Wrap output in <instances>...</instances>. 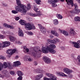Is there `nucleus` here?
Here are the masks:
<instances>
[{
	"label": "nucleus",
	"instance_id": "6e6552de",
	"mask_svg": "<svg viewBox=\"0 0 80 80\" xmlns=\"http://www.w3.org/2000/svg\"><path fill=\"white\" fill-rule=\"evenodd\" d=\"M59 2V0H50L48 1L49 3L50 4H52V7H57V5L56 4V3L58 2Z\"/></svg>",
	"mask_w": 80,
	"mask_h": 80
},
{
	"label": "nucleus",
	"instance_id": "49530a36",
	"mask_svg": "<svg viewBox=\"0 0 80 80\" xmlns=\"http://www.w3.org/2000/svg\"><path fill=\"white\" fill-rule=\"evenodd\" d=\"M5 38V36H4L0 34V38L1 39H3V38Z\"/></svg>",
	"mask_w": 80,
	"mask_h": 80
},
{
	"label": "nucleus",
	"instance_id": "a18cd8bd",
	"mask_svg": "<svg viewBox=\"0 0 80 80\" xmlns=\"http://www.w3.org/2000/svg\"><path fill=\"white\" fill-rule=\"evenodd\" d=\"M0 59L5 60V57H2V56H0Z\"/></svg>",
	"mask_w": 80,
	"mask_h": 80
},
{
	"label": "nucleus",
	"instance_id": "de8ad7c7",
	"mask_svg": "<svg viewBox=\"0 0 80 80\" xmlns=\"http://www.w3.org/2000/svg\"><path fill=\"white\" fill-rule=\"evenodd\" d=\"M19 77L18 78V80H22V76H19Z\"/></svg>",
	"mask_w": 80,
	"mask_h": 80
},
{
	"label": "nucleus",
	"instance_id": "69168bd1",
	"mask_svg": "<svg viewBox=\"0 0 80 80\" xmlns=\"http://www.w3.org/2000/svg\"><path fill=\"white\" fill-rule=\"evenodd\" d=\"M64 0H60V1H61V2H63V1H64Z\"/></svg>",
	"mask_w": 80,
	"mask_h": 80
},
{
	"label": "nucleus",
	"instance_id": "8fccbe9b",
	"mask_svg": "<svg viewBox=\"0 0 80 80\" xmlns=\"http://www.w3.org/2000/svg\"><path fill=\"white\" fill-rule=\"evenodd\" d=\"M38 70L35 69L33 70V72H34V73H38Z\"/></svg>",
	"mask_w": 80,
	"mask_h": 80
},
{
	"label": "nucleus",
	"instance_id": "bb28decb",
	"mask_svg": "<svg viewBox=\"0 0 80 80\" xmlns=\"http://www.w3.org/2000/svg\"><path fill=\"white\" fill-rule=\"evenodd\" d=\"M51 33L52 34H53L54 35H55V36H56V37H58V33H57L54 31H52Z\"/></svg>",
	"mask_w": 80,
	"mask_h": 80
},
{
	"label": "nucleus",
	"instance_id": "4468645a",
	"mask_svg": "<svg viewBox=\"0 0 80 80\" xmlns=\"http://www.w3.org/2000/svg\"><path fill=\"white\" fill-rule=\"evenodd\" d=\"M43 60L46 63H50L51 62V61L47 57H44L43 58Z\"/></svg>",
	"mask_w": 80,
	"mask_h": 80
},
{
	"label": "nucleus",
	"instance_id": "aec40b11",
	"mask_svg": "<svg viewBox=\"0 0 80 80\" xmlns=\"http://www.w3.org/2000/svg\"><path fill=\"white\" fill-rule=\"evenodd\" d=\"M69 34L70 35L73 36V35H74L76 34V32H75L73 29H72L71 30V31L69 32Z\"/></svg>",
	"mask_w": 80,
	"mask_h": 80
},
{
	"label": "nucleus",
	"instance_id": "ea45409f",
	"mask_svg": "<svg viewBox=\"0 0 80 80\" xmlns=\"http://www.w3.org/2000/svg\"><path fill=\"white\" fill-rule=\"evenodd\" d=\"M24 49H25V50L27 53H28L29 52V49H28V48H24Z\"/></svg>",
	"mask_w": 80,
	"mask_h": 80
},
{
	"label": "nucleus",
	"instance_id": "20e7f679",
	"mask_svg": "<svg viewBox=\"0 0 80 80\" xmlns=\"http://www.w3.org/2000/svg\"><path fill=\"white\" fill-rule=\"evenodd\" d=\"M7 67L9 68V69H12L13 67L12 65H11V63H8L7 64L6 62H4L3 63V65L2 63H0V71L2 70V68H7Z\"/></svg>",
	"mask_w": 80,
	"mask_h": 80
},
{
	"label": "nucleus",
	"instance_id": "412c9836",
	"mask_svg": "<svg viewBox=\"0 0 80 80\" xmlns=\"http://www.w3.org/2000/svg\"><path fill=\"white\" fill-rule=\"evenodd\" d=\"M14 66L15 67H18V65H21V63L20 61H17L14 62Z\"/></svg>",
	"mask_w": 80,
	"mask_h": 80
},
{
	"label": "nucleus",
	"instance_id": "9b49d317",
	"mask_svg": "<svg viewBox=\"0 0 80 80\" xmlns=\"http://www.w3.org/2000/svg\"><path fill=\"white\" fill-rule=\"evenodd\" d=\"M63 71L65 73H66L67 74H69L72 72V70L69 69L67 68H64L63 69Z\"/></svg>",
	"mask_w": 80,
	"mask_h": 80
},
{
	"label": "nucleus",
	"instance_id": "a19ab883",
	"mask_svg": "<svg viewBox=\"0 0 80 80\" xmlns=\"http://www.w3.org/2000/svg\"><path fill=\"white\" fill-rule=\"evenodd\" d=\"M28 61H29V62H32V59L30 56H29L28 58Z\"/></svg>",
	"mask_w": 80,
	"mask_h": 80
},
{
	"label": "nucleus",
	"instance_id": "b1692460",
	"mask_svg": "<svg viewBox=\"0 0 80 80\" xmlns=\"http://www.w3.org/2000/svg\"><path fill=\"white\" fill-rule=\"evenodd\" d=\"M17 73L18 76H22V75H23V73L22 72L20 71H18L17 72Z\"/></svg>",
	"mask_w": 80,
	"mask_h": 80
},
{
	"label": "nucleus",
	"instance_id": "13d9d810",
	"mask_svg": "<svg viewBox=\"0 0 80 80\" xmlns=\"http://www.w3.org/2000/svg\"><path fill=\"white\" fill-rule=\"evenodd\" d=\"M38 64V63L37 62H35L34 63V65H37V64Z\"/></svg>",
	"mask_w": 80,
	"mask_h": 80
},
{
	"label": "nucleus",
	"instance_id": "c756f323",
	"mask_svg": "<svg viewBox=\"0 0 80 80\" xmlns=\"http://www.w3.org/2000/svg\"><path fill=\"white\" fill-rule=\"evenodd\" d=\"M74 20L76 22L78 21L80 22V18L78 17H76L74 18Z\"/></svg>",
	"mask_w": 80,
	"mask_h": 80
},
{
	"label": "nucleus",
	"instance_id": "1a4fd4ad",
	"mask_svg": "<svg viewBox=\"0 0 80 80\" xmlns=\"http://www.w3.org/2000/svg\"><path fill=\"white\" fill-rule=\"evenodd\" d=\"M6 53L7 54L12 55L13 53H18V51L15 49H10L7 50Z\"/></svg>",
	"mask_w": 80,
	"mask_h": 80
},
{
	"label": "nucleus",
	"instance_id": "9d476101",
	"mask_svg": "<svg viewBox=\"0 0 80 80\" xmlns=\"http://www.w3.org/2000/svg\"><path fill=\"white\" fill-rule=\"evenodd\" d=\"M46 75L48 77L50 78V80H57V77L54 76L53 74L47 73H46Z\"/></svg>",
	"mask_w": 80,
	"mask_h": 80
},
{
	"label": "nucleus",
	"instance_id": "7c9ffc66",
	"mask_svg": "<svg viewBox=\"0 0 80 80\" xmlns=\"http://www.w3.org/2000/svg\"><path fill=\"white\" fill-rule=\"evenodd\" d=\"M47 42L48 43H49V44H51L52 43H53V41L52 39H48L47 40Z\"/></svg>",
	"mask_w": 80,
	"mask_h": 80
},
{
	"label": "nucleus",
	"instance_id": "c85d7f7f",
	"mask_svg": "<svg viewBox=\"0 0 80 80\" xmlns=\"http://www.w3.org/2000/svg\"><path fill=\"white\" fill-rule=\"evenodd\" d=\"M29 56L25 55L24 57V59L25 61H28V58H29Z\"/></svg>",
	"mask_w": 80,
	"mask_h": 80
},
{
	"label": "nucleus",
	"instance_id": "603ef678",
	"mask_svg": "<svg viewBox=\"0 0 80 80\" xmlns=\"http://www.w3.org/2000/svg\"><path fill=\"white\" fill-rule=\"evenodd\" d=\"M61 48L62 50H65V47H63L62 46L61 47Z\"/></svg>",
	"mask_w": 80,
	"mask_h": 80
},
{
	"label": "nucleus",
	"instance_id": "423d86ee",
	"mask_svg": "<svg viewBox=\"0 0 80 80\" xmlns=\"http://www.w3.org/2000/svg\"><path fill=\"white\" fill-rule=\"evenodd\" d=\"M74 7H75V10L73 11H70V13H75V14H78V13L80 12V10L78 9V6L76 3L74 4Z\"/></svg>",
	"mask_w": 80,
	"mask_h": 80
},
{
	"label": "nucleus",
	"instance_id": "2eb2a0df",
	"mask_svg": "<svg viewBox=\"0 0 80 80\" xmlns=\"http://www.w3.org/2000/svg\"><path fill=\"white\" fill-rule=\"evenodd\" d=\"M66 1L69 6L71 5L72 6H73V0H66Z\"/></svg>",
	"mask_w": 80,
	"mask_h": 80
},
{
	"label": "nucleus",
	"instance_id": "c9c22d12",
	"mask_svg": "<svg viewBox=\"0 0 80 80\" xmlns=\"http://www.w3.org/2000/svg\"><path fill=\"white\" fill-rule=\"evenodd\" d=\"M27 8L28 10H30L31 8V6L29 3L28 4Z\"/></svg>",
	"mask_w": 80,
	"mask_h": 80
},
{
	"label": "nucleus",
	"instance_id": "5fc2aeb1",
	"mask_svg": "<svg viewBox=\"0 0 80 80\" xmlns=\"http://www.w3.org/2000/svg\"><path fill=\"white\" fill-rule=\"evenodd\" d=\"M17 43L18 44H19V45H21V44H22V42H21L20 41H18Z\"/></svg>",
	"mask_w": 80,
	"mask_h": 80
},
{
	"label": "nucleus",
	"instance_id": "09e8293b",
	"mask_svg": "<svg viewBox=\"0 0 80 80\" xmlns=\"http://www.w3.org/2000/svg\"><path fill=\"white\" fill-rule=\"evenodd\" d=\"M79 62L80 63V55H78L77 58Z\"/></svg>",
	"mask_w": 80,
	"mask_h": 80
},
{
	"label": "nucleus",
	"instance_id": "052dcab7",
	"mask_svg": "<svg viewBox=\"0 0 80 80\" xmlns=\"http://www.w3.org/2000/svg\"><path fill=\"white\" fill-rule=\"evenodd\" d=\"M77 42L79 45L80 46V40L78 41Z\"/></svg>",
	"mask_w": 80,
	"mask_h": 80
},
{
	"label": "nucleus",
	"instance_id": "f8f14e48",
	"mask_svg": "<svg viewBox=\"0 0 80 80\" xmlns=\"http://www.w3.org/2000/svg\"><path fill=\"white\" fill-rule=\"evenodd\" d=\"M3 45L2 46V48H4V47H8L10 45V42L9 41H5L2 42Z\"/></svg>",
	"mask_w": 80,
	"mask_h": 80
},
{
	"label": "nucleus",
	"instance_id": "4be33fe9",
	"mask_svg": "<svg viewBox=\"0 0 80 80\" xmlns=\"http://www.w3.org/2000/svg\"><path fill=\"white\" fill-rule=\"evenodd\" d=\"M43 77V75L41 74L40 75H37L35 77V79H40Z\"/></svg>",
	"mask_w": 80,
	"mask_h": 80
},
{
	"label": "nucleus",
	"instance_id": "774afa93",
	"mask_svg": "<svg viewBox=\"0 0 80 80\" xmlns=\"http://www.w3.org/2000/svg\"><path fill=\"white\" fill-rule=\"evenodd\" d=\"M74 55H73V57H74Z\"/></svg>",
	"mask_w": 80,
	"mask_h": 80
},
{
	"label": "nucleus",
	"instance_id": "39448f33",
	"mask_svg": "<svg viewBox=\"0 0 80 80\" xmlns=\"http://www.w3.org/2000/svg\"><path fill=\"white\" fill-rule=\"evenodd\" d=\"M34 10L36 12L37 14L35 13H30V16L32 17H37V16H40V15H41L42 12L38 8H36L37 6L36 5H34Z\"/></svg>",
	"mask_w": 80,
	"mask_h": 80
},
{
	"label": "nucleus",
	"instance_id": "864d4df0",
	"mask_svg": "<svg viewBox=\"0 0 80 80\" xmlns=\"http://www.w3.org/2000/svg\"><path fill=\"white\" fill-rule=\"evenodd\" d=\"M0 78H4V76L0 74Z\"/></svg>",
	"mask_w": 80,
	"mask_h": 80
},
{
	"label": "nucleus",
	"instance_id": "cd10ccee",
	"mask_svg": "<svg viewBox=\"0 0 80 80\" xmlns=\"http://www.w3.org/2000/svg\"><path fill=\"white\" fill-rule=\"evenodd\" d=\"M53 23L54 25H57L58 24V21L57 19H55L53 21Z\"/></svg>",
	"mask_w": 80,
	"mask_h": 80
},
{
	"label": "nucleus",
	"instance_id": "473e14b6",
	"mask_svg": "<svg viewBox=\"0 0 80 80\" xmlns=\"http://www.w3.org/2000/svg\"><path fill=\"white\" fill-rule=\"evenodd\" d=\"M56 16L58 18H59V19H62V16L61 15H60V14H57Z\"/></svg>",
	"mask_w": 80,
	"mask_h": 80
},
{
	"label": "nucleus",
	"instance_id": "e433bc0d",
	"mask_svg": "<svg viewBox=\"0 0 80 80\" xmlns=\"http://www.w3.org/2000/svg\"><path fill=\"white\" fill-rule=\"evenodd\" d=\"M40 31H41L43 33H46V29H45V28H44V29L41 30Z\"/></svg>",
	"mask_w": 80,
	"mask_h": 80
},
{
	"label": "nucleus",
	"instance_id": "c03bdc74",
	"mask_svg": "<svg viewBox=\"0 0 80 80\" xmlns=\"http://www.w3.org/2000/svg\"><path fill=\"white\" fill-rule=\"evenodd\" d=\"M43 70H38V73H43Z\"/></svg>",
	"mask_w": 80,
	"mask_h": 80
},
{
	"label": "nucleus",
	"instance_id": "393cba45",
	"mask_svg": "<svg viewBox=\"0 0 80 80\" xmlns=\"http://www.w3.org/2000/svg\"><path fill=\"white\" fill-rule=\"evenodd\" d=\"M47 47H48L50 48H51L52 49H54L56 48V46L53 44H51L49 45V46Z\"/></svg>",
	"mask_w": 80,
	"mask_h": 80
},
{
	"label": "nucleus",
	"instance_id": "6e6d98bb",
	"mask_svg": "<svg viewBox=\"0 0 80 80\" xmlns=\"http://www.w3.org/2000/svg\"><path fill=\"white\" fill-rule=\"evenodd\" d=\"M20 18L18 17H16L15 18L16 20H18Z\"/></svg>",
	"mask_w": 80,
	"mask_h": 80
},
{
	"label": "nucleus",
	"instance_id": "7ed1b4c3",
	"mask_svg": "<svg viewBox=\"0 0 80 80\" xmlns=\"http://www.w3.org/2000/svg\"><path fill=\"white\" fill-rule=\"evenodd\" d=\"M42 52L44 53H48L49 52L51 53H52V54H55L56 53L55 50L53 49L50 48L48 47H47L45 48L42 47Z\"/></svg>",
	"mask_w": 80,
	"mask_h": 80
},
{
	"label": "nucleus",
	"instance_id": "2f4dec72",
	"mask_svg": "<svg viewBox=\"0 0 80 80\" xmlns=\"http://www.w3.org/2000/svg\"><path fill=\"white\" fill-rule=\"evenodd\" d=\"M39 27V28L40 29V30H42L44 29L45 28H44L43 26H42V25H40L39 24H38Z\"/></svg>",
	"mask_w": 80,
	"mask_h": 80
},
{
	"label": "nucleus",
	"instance_id": "338daca9",
	"mask_svg": "<svg viewBox=\"0 0 80 80\" xmlns=\"http://www.w3.org/2000/svg\"><path fill=\"white\" fill-rule=\"evenodd\" d=\"M39 52H41V50H39Z\"/></svg>",
	"mask_w": 80,
	"mask_h": 80
},
{
	"label": "nucleus",
	"instance_id": "e2e57ef3",
	"mask_svg": "<svg viewBox=\"0 0 80 80\" xmlns=\"http://www.w3.org/2000/svg\"><path fill=\"white\" fill-rule=\"evenodd\" d=\"M76 0L78 1L79 3H80V0Z\"/></svg>",
	"mask_w": 80,
	"mask_h": 80
},
{
	"label": "nucleus",
	"instance_id": "0eeeda50",
	"mask_svg": "<svg viewBox=\"0 0 80 80\" xmlns=\"http://www.w3.org/2000/svg\"><path fill=\"white\" fill-rule=\"evenodd\" d=\"M33 50L31 52H29V54H30L31 56H32L34 57H36L38 56V52L36 51V50H37V48L35 47L33 49Z\"/></svg>",
	"mask_w": 80,
	"mask_h": 80
},
{
	"label": "nucleus",
	"instance_id": "37998d69",
	"mask_svg": "<svg viewBox=\"0 0 80 80\" xmlns=\"http://www.w3.org/2000/svg\"><path fill=\"white\" fill-rule=\"evenodd\" d=\"M12 13H14V14H16V13H18L17 11L15 10H12Z\"/></svg>",
	"mask_w": 80,
	"mask_h": 80
},
{
	"label": "nucleus",
	"instance_id": "f704fd0d",
	"mask_svg": "<svg viewBox=\"0 0 80 80\" xmlns=\"http://www.w3.org/2000/svg\"><path fill=\"white\" fill-rule=\"evenodd\" d=\"M35 1L37 4H38V5H40V2H41V1H40V0H35Z\"/></svg>",
	"mask_w": 80,
	"mask_h": 80
},
{
	"label": "nucleus",
	"instance_id": "ddd939ff",
	"mask_svg": "<svg viewBox=\"0 0 80 80\" xmlns=\"http://www.w3.org/2000/svg\"><path fill=\"white\" fill-rule=\"evenodd\" d=\"M70 43H72V45H74V46L75 48H80V46L78 44V43L76 42H70Z\"/></svg>",
	"mask_w": 80,
	"mask_h": 80
},
{
	"label": "nucleus",
	"instance_id": "f257e3e1",
	"mask_svg": "<svg viewBox=\"0 0 80 80\" xmlns=\"http://www.w3.org/2000/svg\"><path fill=\"white\" fill-rule=\"evenodd\" d=\"M17 4L18 6H16V10L17 11H19V12H22L24 15H25L27 13V7L23 4H21V2L20 0H16Z\"/></svg>",
	"mask_w": 80,
	"mask_h": 80
},
{
	"label": "nucleus",
	"instance_id": "680f3d73",
	"mask_svg": "<svg viewBox=\"0 0 80 80\" xmlns=\"http://www.w3.org/2000/svg\"><path fill=\"white\" fill-rule=\"evenodd\" d=\"M15 58L16 59H17V58H18V56H16L15 57Z\"/></svg>",
	"mask_w": 80,
	"mask_h": 80
},
{
	"label": "nucleus",
	"instance_id": "a878e982",
	"mask_svg": "<svg viewBox=\"0 0 80 80\" xmlns=\"http://www.w3.org/2000/svg\"><path fill=\"white\" fill-rule=\"evenodd\" d=\"M3 74L4 77L5 76V77H7V78L9 77V73L8 72H3Z\"/></svg>",
	"mask_w": 80,
	"mask_h": 80
},
{
	"label": "nucleus",
	"instance_id": "f03ea898",
	"mask_svg": "<svg viewBox=\"0 0 80 80\" xmlns=\"http://www.w3.org/2000/svg\"><path fill=\"white\" fill-rule=\"evenodd\" d=\"M19 22L22 25H25V28L27 30H31L32 28L34 29H35V27L33 26V24H31L29 23H25L24 20H21Z\"/></svg>",
	"mask_w": 80,
	"mask_h": 80
},
{
	"label": "nucleus",
	"instance_id": "6ab92c4d",
	"mask_svg": "<svg viewBox=\"0 0 80 80\" xmlns=\"http://www.w3.org/2000/svg\"><path fill=\"white\" fill-rule=\"evenodd\" d=\"M19 28L18 35L20 37H23V31L21 29Z\"/></svg>",
	"mask_w": 80,
	"mask_h": 80
},
{
	"label": "nucleus",
	"instance_id": "3c124183",
	"mask_svg": "<svg viewBox=\"0 0 80 80\" xmlns=\"http://www.w3.org/2000/svg\"><path fill=\"white\" fill-rule=\"evenodd\" d=\"M44 80H50V78H44Z\"/></svg>",
	"mask_w": 80,
	"mask_h": 80
},
{
	"label": "nucleus",
	"instance_id": "f3484780",
	"mask_svg": "<svg viewBox=\"0 0 80 80\" xmlns=\"http://www.w3.org/2000/svg\"><path fill=\"white\" fill-rule=\"evenodd\" d=\"M57 75L60 77H67V76L63 72H57Z\"/></svg>",
	"mask_w": 80,
	"mask_h": 80
},
{
	"label": "nucleus",
	"instance_id": "58836bf2",
	"mask_svg": "<svg viewBox=\"0 0 80 80\" xmlns=\"http://www.w3.org/2000/svg\"><path fill=\"white\" fill-rule=\"evenodd\" d=\"M68 76L71 78L73 77V75H72V74H71V73H69V74H68Z\"/></svg>",
	"mask_w": 80,
	"mask_h": 80
},
{
	"label": "nucleus",
	"instance_id": "dca6fc26",
	"mask_svg": "<svg viewBox=\"0 0 80 80\" xmlns=\"http://www.w3.org/2000/svg\"><path fill=\"white\" fill-rule=\"evenodd\" d=\"M59 30L61 33H62L65 36H68V32H66L64 30H61L60 29H59Z\"/></svg>",
	"mask_w": 80,
	"mask_h": 80
},
{
	"label": "nucleus",
	"instance_id": "4c0bfd02",
	"mask_svg": "<svg viewBox=\"0 0 80 80\" xmlns=\"http://www.w3.org/2000/svg\"><path fill=\"white\" fill-rule=\"evenodd\" d=\"M28 34L29 35H33V32H28Z\"/></svg>",
	"mask_w": 80,
	"mask_h": 80
},
{
	"label": "nucleus",
	"instance_id": "0e129e2a",
	"mask_svg": "<svg viewBox=\"0 0 80 80\" xmlns=\"http://www.w3.org/2000/svg\"><path fill=\"white\" fill-rule=\"evenodd\" d=\"M2 28H3L2 26H0V29H2Z\"/></svg>",
	"mask_w": 80,
	"mask_h": 80
},
{
	"label": "nucleus",
	"instance_id": "4d7b16f0",
	"mask_svg": "<svg viewBox=\"0 0 80 80\" xmlns=\"http://www.w3.org/2000/svg\"><path fill=\"white\" fill-rule=\"evenodd\" d=\"M2 6L3 7H7V5L5 4L4 3L2 4Z\"/></svg>",
	"mask_w": 80,
	"mask_h": 80
},
{
	"label": "nucleus",
	"instance_id": "5701e85b",
	"mask_svg": "<svg viewBox=\"0 0 80 80\" xmlns=\"http://www.w3.org/2000/svg\"><path fill=\"white\" fill-rule=\"evenodd\" d=\"M9 39L10 42H14L16 40V38L14 37L10 36L9 37Z\"/></svg>",
	"mask_w": 80,
	"mask_h": 80
},
{
	"label": "nucleus",
	"instance_id": "a211bd4d",
	"mask_svg": "<svg viewBox=\"0 0 80 80\" xmlns=\"http://www.w3.org/2000/svg\"><path fill=\"white\" fill-rule=\"evenodd\" d=\"M4 27H5L6 28H10V29H13L14 27L13 26H11L10 25H8L6 23H4L3 24Z\"/></svg>",
	"mask_w": 80,
	"mask_h": 80
},
{
	"label": "nucleus",
	"instance_id": "bf43d9fd",
	"mask_svg": "<svg viewBox=\"0 0 80 80\" xmlns=\"http://www.w3.org/2000/svg\"><path fill=\"white\" fill-rule=\"evenodd\" d=\"M50 38H53V36L52 35H50Z\"/></svg>",
	"mask_w": 80,
	"mask_h": 80
},
{
	"label": "nucleus",
	"instance_id": "79ce46f5",
	"mask_svg": "<svg viewBox=\"0 0 80 80\" xmlns=\"http://www.w3.org/2000/svg\"><path fill=\"white\" fill-rule=\"evenodd\" d=\"M10 74L12 75H13L15 74V72L13 71H11L10 72Z\"/></svg>",
	"mask_w": 80,
	"mask_h": 80
},
{
	"label": "nucleus",
	"instance_id": "72a5a7b5",
	"mask_svg": "<svg viewBox=\"0 0 80 80\" xmlns=\"http://www.w3.org/2000/svg\"><path fill=\"white\" fill-rule=\"evenodd\" d=\"M53 43H56V42H59V40L57 38L54 39V40H53Z\"/></svg>",
	"mask_w": 80,
	"mask_h": 80
}]
</instances>
